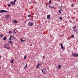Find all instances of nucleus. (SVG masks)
Returning a JSON list of instances; mask_svg holds the SVG:
<instances>
[{
    "instance_id": "obj_26",
    "label": "nucleus",
    "mask_w": 78,
    "mask_h": 78,
    "mask_svg": "<svg viewBox=\"0 0 78 78\" xmlns=\"http://www.w3.org/2000/svg\"><path fill=\"white\" fill-rule=\"evenodd\" d=\"M7 45H9V41H8V43H7Z\"/></svg>"
},
{
    "instance_id": "obj_14",
    "label": "nucleus",
    "mask_w": 78,
    "mask_h": 78,
    "mask_svg": "<svg viewBox=\"0 0 78 78\" xmlns=\"http://www.w3.org/2000/svg\"><path fill=\"white\" fill-rule=\"evenodd\" d=\"M13 23H17V21L16 20H14L13 21Z\"/></svg>"
},
{
    "instance_id": "obj_29",
    "label": "nucleus",
    "mask_w": 78,
    "mask_h": 78,
    "mask_svg": "<svg viewBox=\"0 0 78 78\" xmlns=\"http://www.w3.org/2000/svg\"><path fill=\"white\" fill-rule=\"evenodd\" d=\"M28 17H31V15H29L28 16Z\"/></svg>"
},
{
    "instance_id": "obj_15",
    "label": "nucleus",
    "mask_w": 78,
    "mask_h": 78,
    "mask_svg": "<svg viewBox=\"0 0 78 78\" xmlns=\"http://www.w3.org/2000/svg\"><path fill=\"white\" fill-rule=\"evenodd\" d=\"M16 29H14L13 31V32L14 33H16Z\"/></svg>"
},
{
    "instance_id": "obj_20",
    "label": "nucleus",
    "mask_w": 78,
    "mask_h": 78,
    "mask_svg": "<svg viewBox=\"0 0 78 78\" xmlns=\"http://www.w3.org/2000/svg\"><path fill=\"white\" fill-rule=\"evenodd\" d=\"M51 0H50L49 1V4H50L51 3Z\"/></svg>"
},
{
    "instance_id": "obj_11",
    "label": "nucleus",
    "mask_w": 78,
    "mask_h": 78,
    "mask_svg": "<svg viewBox=\"0 0 78 78\" xmlns=\"http://www.w3.org/2000/svg\"><path fill=\"white\" fill-rule=\"evenodd\" d=\"M50 15H47V18L48 19H50Z\"/></svg>"
},
{
    "instance_id": "obj_25",
    "label": "nucleus",
    "mask_w": 78,
    "mask_h": 78,
    "mask_svg": "<svg viewBox=\"0 0 78 78\" xmlns=\"http://www.w3.org/2000/svg\"><path fill=\"white\" fill-rule=\"evenodd\" d=\"M3 36V35H2V34L0 35V37H2V36Z\"/></svg>"
},
{
    "instance_id": "obj_28",
    "label": "nucleus",
    "mask_w": 78,
    "mask_h": 78,
    "mask_svg": "<svg viewBox=\"0 0 78 78\" xmlns=\"http://www.w3.org/2000/svg\"><path fill=\"white\" fill-rule=\"evenodd\" d=\"M20 41H21V42H23V39H22V38H21V39H20Z\"/></svg>"
},
{
    "instance_id": "obj_6",
    "label": "nucleus",
    "mask_w": 78,
    "mask_h": 78,
    "mask_svg": "<svg viewBox=\"0 0 78 78\" xmlns=\"http://www.w3.org/2000/svg\"><path fill=\"white\" fill-rule=\"evenodd\" d=\"M60 45L61 46L62 49V50H64V48L63 46H62V43L60 44Z\"/></svg>"
},
{
    "instance_id": "obj_19",
    "label": "nucleus",
    "mask_w": 78,
    "mask_h": 78,
    "mask_svg": "<svg viewBox=\"0 0 78 78\" xmlns=\"http://www.w3.org/2000/svg\"><path fill=\"white\" fill-rule=\"evenodd\" d=\"M27 64H26V66L24 67V69H26V68H27Z\"/></svg>"
},
{
    "instance_id": "obj_5",
    "label": "nucleus",
    "mask_w": 78,
    "mask_h": 78,
    "mask_svg": "<svg viewBox=\"0 0 78 78\" xmlns=\"http://www.w3.org/2000/svg\"><path fill=\"white\" fill-rule=\"evenodd\" d=\"M4 48H5L8 49V50H11V48H10V47H9L8 48H7V47L5 46V45H4Z\"/></svg>"
},
{
    "instance_id": "obj_13",
    "label": "nucleus",
    "mask_w": 78,
    "mask_h": 78,
    "mask_svg": "<svg viewBox=\"0 0 78 78\" xmlns=\"http://www.w3.org/2000/svg\"><path fill=\"white\" fill-rule=\"evenodd\" d=\"M61 8H62V6H61L59 8L60 10H59V11H62V9Z\"/></svg>"
},
{
    "instance_id": "obj_17",
    "label": "nucleus",
    "mask_w": 78,
    "mask_h": 78,
    "mask_svg": "<svg viewBox=\"0 0 78 78\" xmlns=\"http://www.w3.org/2000/svg\"><path fill=\"white\" fill-rule=\"evenodd\" d=\"M61 66L60 65H58V69H60V68H61Z\"/></svg>"
},
{
    "instance_id": "obj_9",
    "label": "nucleus",
    "mask_w": 78,
    "mask_h": 78,
    "mask_svg": "<svg viewBox=\"0 0 78 78\" xmlns=\"http://www.w3.org/2000/svg\"><path fill=\"white\" fill-rule=\"evenodd\" d=\"M10 16L9 15H6L5 16V18H8Z\"/></svg>"
},
{
    "instance_id": "obj_22",
    "label": "nucleus",
    "mask_w": 78,
    "mask_h": 78,
    "mask_svg": "<svg viewBox=\"0 0 78 78\" xmlns=\"http://www.w3.org/2000/svg\"><path fill=\"white\" fill-rule=\"evenodd\" d=\"M10 41H9V42L10 43V44H11V45H12V41L11 40H9Z\"/></svg>"
},
{
    "instance_id": "obj_1",
    "label": "nucleus",
    "mask_w": 78,
    "mask_h": 78,
    "mask_svg": "<svg viewBox=\"0 0 78 78\" xmlns=\"http://www.w3.org/2000/svg\"><path fill=\"white\" fill-rule=\"evenodd\" d=\"M9 12V11L4 10H1L0 11V12L1 13H3V12Z\"/></svg>"
},
{
    "instance_id": "obj_32",
    "label": "nucleus",
    "mask_w": 78,
    "mask_h": 78,
    "mask_svg": "<svg viewBox=\"0 0 78 78\" xmlns=\"http://www.w3.org/2000/svg\"><path fill=\"white\" fill-rule=\"evenodd\" d=\"M51 8H54V9H55V8L54 7H51Z\"/></svg>"
},
{
    "instance_id": "obj_34",
    "label": "nucleus",
    "mask_w": 78,
    "mask_h": 78,
    "mask_svg": "<svg viewBox=\"0 0 78 78\" xmlns=\"http://www.w3.org/2000/svg\"><path fill=\"white\" fill-rule=\"evenodd\" d=\"M43 58H44V59H45V57L44 56H43Z\"/></svg>"
},
{
    "instance_id": "obj_43",
    "label": "nucleus",
    "mask_w": 78,
    "mask_h": 78,
    "mask_svg": "<svg viewBox=\"0 0 78 78\" xmlns=\"http://www.w3.org/2000/svg\"><path fill=\"white\" fill-rule=\"evenodd\" d=\"M59 45H60V44H59Z\"/></svg>"
},
{
    "instance_id": "obj_4",
    "label": "nucleus",
    "mask_w": 78,
    "mask_h": 78,
    "mask_svg": "<svg viewBox=\"0 0 78 78\" xmlns=\"http://www.w3.org/2000/svg\"><path fill=\"white\" fill-rule=\"evenodd\" d=\"M10 3L12 5H15V2L13 1L10 2Z\"/></svg>"
},
{
    "instance_id": "obj_16",
    "label": "nucleus",
    "mask_w": 78,
    "mask_h": 78,
    "mask_svg": "<svg viewBox=\"0 0 78 78\" xmlns=\"http://www.w3.org/2000/svg\"><path fill=\"white\" fill-rule=\"evenodd\" d=\"M61 11H61L59 10L58 11V12L59 13V14H61Z\"/></svg>"
},
{
    "instance_id": "obj_10",
    "label": "nucleus",
    "mask_w": 78,
    "mask_h": 78,
    "mask_svg": "<svg viewBox=\"0 0 78 78\" xmlns=\"http://www.w3.org/2000/svg\"><path fill=\"white\" fill-rule=\"evenodd\" d=\"M41 63H39L38 65H37L36 68H37V67H38L39 66H41Z\"/></svg>"
},
{
    "instance_id": "obj_42",
    "label": "nucleus",
    "mask_w": 78,
    "mask_h": 78,
    "mask_svg": "<svg viewBox=\"0 0 78 78\" xmlns=\"http://www.w3.org/2000/svg\"><path fill=\"white\" fill-rule=\"evenodd\" d=\"M1 67H0V69H1Z\"/></svg>"
},
{
    "instance_id": "obj_2",
    "label": "nucleus",
    "mask_w": 78,
    "mask_h": 78,
    "mask_svg": "<svg viewBox=\"0 0 78 78\" xmlns=\"http://www.w3.org/2000/svg\"><path fill=\"white\" fill-rule=\"evenodd\" d=\"M12 39H14V37L12 36H10V37L9 38V41H11V40H12Z\"/></svg>"
},
{
    "instance_id": "obj_36",
    "label": "nucleus",
    "mask_w": 78,
    "mask_h": 78,
    "mask_svg": "<svg viewBox=\"0 0 78 78\" xmlns=\"http://www.w3.org/2000/svg\"><path fill=\"white\" fill-rule=\"evenodd\" d=\"M49 8H51V6H49Z\"/></svg>"
},
{
    "instance_id": "obj_37",
    "label": "nucleus",
    "mask_w": 78,
    "mask_h": 78,
    "mask_svg": "<svg viewBox=\"0 0 78 78\" xmlns=\"http://www.w3.org/2000/svg\"><path fill=\"white\" fill-rule=\"evenodd\" d=\"M26 40H23V41H25Z\"/></svg>"
},
{
    "instance_id": "obj_18",
    "label": "nucleus",
    "mask_w": 78,
    "mask_h": 78,
    "mask_svg": "<svg viewBox=\"0 0 78 78\" xmlns=\"http://www.w3.org/2000/svg\"><path fill=\"white\" fill-rule=\"evenodd\" d=\"M76 26H75L74 27H73V28L74 30H75V28H76Z\"/></svg>"
},
{
    "instance_id": "obj_38",
    "label": "nucleus",
    "mask_w": 78,
    "mask_h": 78,
    "mask_svg": "<svg viewBox=\"0 0 78 78\" xmlns=\"http://www.w3.org/2000/svg\"><path fill=\"white\" fill-rule=\"evenodd\" d=\"M74 31H75V32H76V31L75 30H74Z\"/></svg>"
},
{
    "instance_id": "obj_40",
    "label": "nucleus",
    "mask_w": 78,
    "mask_h": 78,
    "mask_svg": "<svg viewBox=\"0 0 78 78\" xmlns=\"http://www.w3.org/2000/svg\"><path fill=\"white\" fill-rule=\"evenodd\" d=\"M48 6V5H46V6Z\"/></svg>"
},
{
    "instance_id": "obj_7",
    "label": "nucleus",
    "mask_w": 78,
    "mask_h": 78,
    "mask_svg": "<svg viewBox=\"0 0 78 78\" xmlns=\"http://www.w3.org/2000/svg\"><path fill=\"white\" fill-rule=\"evenodd\" d=\"M45 69H43L42 70V73L44 74H45Z\"/></svg>"
},
{
    "instance_id": "obj_41",
    "label": "nucleus",
    "mask_w": 78,
    "mask_h": 78,
    "mask_svg": "<svg viewBox=\"0 0 78 78\" xmlns=\"http://www.w3.org/2000/svg\"><path fill=\"white\" fill-rule=\"evenodd\" d=\"M77 56H78V55H77Z\"/></svg>"
},
{
    "instance_id": "obj_27",
    "label": "nucleus",
    "mask_w": 78,
    "mask_h": 78,
    "mask_svg": "<svg viewBox=\"0 0 78 78\" xmlns=\"http://www.w3.org/2000/svg\"><path fill=\"white\" fill-rule=\"evenodd\" d=\"M26 58H27V55H25L24 57V59H26Z\"/></svg>"
},
{
    "instance_id": "obj_23",
    "label": "nucleus",
    "mask_w": 78,
    "mask_h": 78,
    "mask_svg": "<svg viewBox=\"0 0 78 78\" xmlns=\"http://www.w3.org/2000/svg\"><path fill=\"white\" fill-rule=\"evenodd\" d=\"M71 37L73 38L74 37V35H71Z\"/></svg>"
},
{
    "instance_id": "obj_21",
    "label": "nucleus",
    "mask_w": 78,
    "mask_h": 78,
    "mask_svg": "<svg viewBox=\"0 0 78 78\" xmlns=\"http://www.w3.org/2000/svg\"><path fill=\"white\" fill-rule=\"evenodd\" d=\"M6 37H3L4 41H5V40H6Z\"/></svg>"
},
{
    "instance_id": "obj_3",
    "label": "nucleus",
    "mask_w": 78,
    "mask_h": 78,
    "mask_svg": "<svg viewBox=\"0 0 78 78\" xmlns=\"http://www.w3.org/2000/svg\"><path fill=\"white\" fill-rule=\"evenodd\" d=\"M72 55H73V56H76V57H77L78 56V55H77V54L76 53H75V54H72Z\"/></svg>"
},
{
    "instance_id": "obj_8",
    "label": "nucleus",
    "mask_w": 78,
    "mask_h": 78,
    "mask_svg": "<svg viewBox=\"0 0 78 78\" xmlns=\"http://www.w3.org/2000/svg\"><path fill=\"white\" fill-rule=\"evenodd\" d=\"M28 24L30 26H32L33 25V23L30 22L28 23Z\"/></svg>"
},
{
    "instance_id": "obj_31",
    "label": "nucleus",
    "mask_w": 78,
    "mask_h": 78,
    "mask_svg": "<svg viewBox=\"0 0 78 78\" xmlns=\"http://www.w3.org/2000/svg\"><path fill=\"white\" fill-rule=\"evenodd\" d=\"M9 33H10V34H11V33H12V32L11 31H10L9 32Z\"/></svg>"
},
{
    "instance_id": "obj_39",
    "label": "nucleus",
    "mask_w": 78,
    "mask_h": 78,
    "mask_svg": "<svg viewBox=\"0 0 78 78\" xmlns=\"http://www.w3.org/2000/svg\"><path fill=\"white\" fill-rule=\"evenodd\" d=\"M0 58H1V56H0Z\"/></svg>"
},
{
    "instance_id": "obj_35",
    "label": "nucleus",
    "mask_w": 78,
    "mask_h": 78,
    "mask_svg": "<svg viewBox=\"0 0 78 78\" xmlns=\"http://www.w3.org/2000/svg\"><path fill=\"white\" fill-rule=\"evenodd\" d=\"M71 6H73V4H71Z\"/></svg>"
},
{
    "instance_id": "obj_24",
    "label": "nucleus",
    "mask_w": 78,
    "mask_h": 78,
    "mask_svg": "<svg viewBox=\"0 0 78 78\" xmlns=\"http://www.w3.org/2000/svg\"><path fill=\"white\" fill-rule=\"evenodd\" d=\"M8 6L9 7H10L11 6V4H9L8 5Z\"/></svg>"
},
{
    "instance_id": "obj_33",
    "label": "nucleus",
    "mask_w": 78,
    "mask_h": 78,
    "mask_svg": "<svg viewBox=\"0 0 78 78\" xmlns=\"http://www.w3.org/2000/svg\"><path fill=\"white\" fill-rule=\"evenodd\" d=\"M17 1V0H14V1L13 2H16Z\"/></svg>"
},
{
    "instance_id": "obj_12",
    "label": "nucleus",
    "mask_w": 78,
    "mask_h": 78,
    "mask_svg": "<svg viewBox=\"0 0 78 78\" xmlns=\"http://www.w3.org/2000/svg\"><path fill=\"white\" fill-rule=\"evenodd\" d=\"M14 59H12V60H11L10 61V63H11V64H12V63H13V61H14Z\"/></svg>"
},
{
    "instance_id": "obj_30",
    "label": "nucleus",
    "mask_w": 78,
    "mask_h": 78,
    "mask_svg": "<svg viewBox=\"0 0 78 78\" xmlns=\"http://www.w3.org/2000/svg\"><path fill=\"white\" fill-rule=\"evenodd\" d=\"M59 19H60V20H62V17H60L59 18Z\"/></svg>"
}]
</instances>
